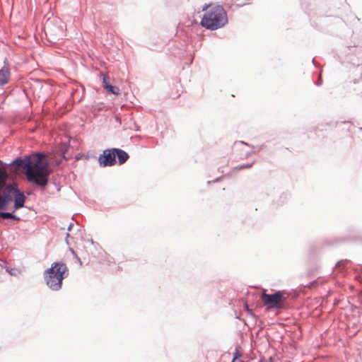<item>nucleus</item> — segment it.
<instances>
[{
	"label": "nucleus",
	"mask_w": 362,
	"mask_h": 362,
	"mask_svg": "<svg viewBox=\"0 0 362 362\" xmlns=\"http://www.w3.org/2000/svg\"><path fill=\"white\" fill-rule=\"evenodd\" d=\"M44 158V154L35 153L27 156L24 160L17 158L11 165L15 166L16 169L23 168L25 170V175L30 182L43 187L47 185L49 175L47 163Z\"/></svg>",
	"instance_id": "obj_1"
},
{
	"label": "nucleus",
	"mask_w": 362,
	"mask_h": 362,
	"mask_svg": "<svg viewBox=\"0 0 362 362\" xmlns=\"http://www.w3.org/2000/svg\"><path fill=\"white\" fill-rule=\"evenodd\" d=\"M202 11H206L201 21V25L206 29L216 30L228 23V16L224 8L219 5L206 4Z\"/></svg>",
	"instance_id": "obj_2"
},
{
	"label": "nucleus",
	"mask_w": 362,
	"mask_h": 362,
	"mask_svg": "<svg viewBox=\"0 0 362 362\" xmlns=\"http://www.w3.org/2000/svg\"><path fill=\"white\" fill-rule=\"evenodd\" d=\"M67 272L65 264L54 262L45 274V279L47 286L54 291H57L62 287L64 274Z\"/></svg>",
	"instance_id": "obj_3"
},
{
	"label": "nucleus",
	"mask_w": 362,
	"mask_h": 362,
	"mask_svg": "<svg viewBox=\"0 0 362 362\" xmlns=\"http://www.w3.org/2000/svg\"><path fill=\"white\" fill-rule=\"evenodd\" d=\"M261 300L267 309H280L284 307L286 298L281 291L276 292L274 294H267L263 292L261 295Z\"/></svg>",
	"instance_id": "obj_4"
},
{
	"label": "nucleus",
	"mask_w": 362,
	"mask_h": 362,
	"mask_svg": "<svg viewBox=\"0 0 362 362\" xmlns=\"http://www.w3.org/2000/svg\"><path fill=\"white\" fill-rule=\"evenodd\" d=\"M115 151L114 148L105 150L103 153L100 156L98 161L100 165L111 166L115 165Z\"/></svg>",
	"instance_id": "obj_5"
},
{
	"label": "nucleus",
	"mask_w": 362,
	"mask_h": 362,
	"mask_svg": "<svg viewBox=\"0 0 362 362\" xmlns=\"http://www.w3.org/2000/svg\"><path fill=\"white\" fill-rule=\"evenodd\" d=\"M10 70L8 66H4L0 69V86H4L8 82Z\"/></svg>",
	"instance_id": "obj_6"
},
{
	"label": "nucleus",
	"mask_w": 362,
	"mask_h": 362,
	"mask_svg": "<svg viewBox=\"0 0 362 362\" xmlns=\"http://www.w3.org/2000/svg\"><path fill=\"white\" fill-rule=\"evenodd\" d=\"M25 202V197L22 193H18L14 197V209L16 210L23 207Z\"/></svg>",
	"instance_id": "obj_7"
},
{
	"label": "nucleus",
	"mask_w": 362,
	"mask_h": 362,
	"mask_svg": "<svg viewBox=\"0 0 362 362\" xmlns=\"http://www.w3.org/2000/svg\"><path fill=\"white\" fill-rule=\"evenodd\" d=\"M114 151H115V156H117L118 158L119 164L124 163L129 158V155L124 151L119 148H114Z\"/></svg>",
	"instance_id": "obj_8"
},
{
	"label": "nucleus",
	"mask_w": 362,
	"mask_h": 362,
	"mask_svg": "<svg viewBox=\"0 0 362 362\" xmlns=\"http://www.w3.org/2000/svg\"><path fill=\"white\" fill-rule=\"evenodd\" d=\"M7 177L8 175L6 170L0 167V189H2L5 187Z\"/></svg>",
	"instance_id": "obj_9"
},
{
	"label": "nucleus",
	"mask_w": 362,
	"mask_h": 362,
	"mask_svg": "<svg viewBox=\"0 0 362 362\" xmlns=\"http://www.w3.org/2000/svg\"><path fill=\"white\" fill-rule=\"evenodd\" d=\"M108 93H110L113 95H118L120 93V90L117 86H113L112 85H109L108 86H106L105 89Z\"/></svg>",
	"instance_id": "obj_10"
},
{
	"label": "nucleus",
	"mask_w": 362,
	"mask_h": 362,
	"mask_svg": "<svg viewBox=\"0 0 362 362\" xmlns=\"http://www.w3.org/2000/svg\"><path fill=\"white\" fill-rule=\"evenodd\" d=\"M0 217L3 218H12L16 221H19L20 218L11 213L8 212H0Z\"/></svg>",
	"instance_id": "obj_11"
},
{
	"label": "nucleus",
	"mask_w": 362,
	"mask_h": 362,
	"mask_svg": "<svg viewBox=\"0 0 362 362\" xmlns=\"http://www.w3.org/2000/svg\"><path fill=\"white\" fill-rule=\"evenodd\" d=\"M110 84L109 77L106 75H103V86L105 89H106V86H108Z\"/></svg>",
	"instance_id": "obj_12"
},
{
	"label": "nucleus",
	"mask_w": 362,
	"mask_h": 362,
	"mask_svg": "<svg viewBox=\"0 0 362 362\" xmlns=\"http://www.w3.org/2000/svg\"><path fill=\"white\" fill-rule=\"evenodd\" d=\"M240 356H241V354L238 351H236L234 354V356L232 360V362H243L240 359Z\"/></svg>",
	"instance_id": "obj_13"
},
{
	"label": "nucleus",
	"mask_w": 362,
	"mask_h": 362,
	"mask_svg": "<svg viewBox=\"0 0 362 362\" xmlns=\"http://www.w3.org/2000/svg\"><path fill=\"white\" fill-rule=\"evenodd\" d=\"M252 165V163L251 164H247V165H240V166H238L236 168H235V170H242V169H244V168H251Z\"/></svg>",
	"instance_id": "obj_14"
},
{
	"label": "nucleus",
	"mask_w": 362,
	"mask_h": 362,
	"mask_svg": "<svg viewBox=\"0 0 362 362\" xmlns=\"http://www.w3.org/2000/svg\"><path fill=\"white\" fill-rule=\"evenodd\" d=\"M5 205L4 199L0 196V209H3Z\"/></svg>",
	"instance_id": "obj_15"
},
{
	"label": "nucleus",
	"mask_w": 362,
	"mask_h": 362,
	"mask_svg": "<svg viewBox=\"0 0 362 362\" xmlns=\"http://www.w3.org/2000/svg\"><path fill=\"white\" fill-rule=\"evenodd\" d=\"M245 308L246 310L247 311V313H248L250 315H252V310H251V309H250V308H248V305H247V303H245Z\"/></svg>",
	"instance_id": "obj_16"
},
{
	"label": "nucleus",
	"mask_w": 362,
	"mask_h": 362,
	"mask_svg": "<svg viewBox=\"0 0 362 362\" xmlns=\"http://www.w3.org/2000/svg\"><path fill=\"white\" fill-rule=\"evenodd\" d=\"M358 91L362 92V81L359 82Z\"/></svg>",
	"instance_id": "obj_17"
}]
</instances>
